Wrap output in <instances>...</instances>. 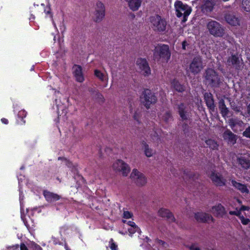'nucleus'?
Masks as SVG:
<instances>
[{"mask_svg":"<svg viewBox=\"0 0 250 250\" xmlns=\"http://www.w3.org/2000/svg\"><path fill=\"white\" fill-rule=\"evenodd\" d=\"M237 162L245 169L250 167V156L248 155L241 156L237 158Z\"/></svg>","mask_w":250,"mask_h":250,"instance_id":"obj_16","label":"nucleus"},{"mask_svg":"<svg viewBox=\"0 0 250 250\" xmlns=\"http://www.w3.org/2000/svg\"><path fill=\"white\" fill-rule=\"evenodd\" d=\"M178 109L181 118L184 120H187L188 117V110L187 109L185 105L183 104H181L179 105Z\"/></svg>","mask_w":250,"mask_h":250,"instance_id":"obj_27","label":"nucleus"},{"mask_svg":"<svg viewBox=\"0 0 250 250\" xmlns=\"http://www.w3.org/2000/svg\"><path fill=\"white\" fill-rule=\"evenodd\" d=\"M171 85L176 91L178 92H181L185 90L184 87L176 80L173 81L171 83Z\"/></svg>","mask_w":250,"mask_h":250,"instance_id":"obj_33","label":"nucleus"},{"mask_svg":"<svg viewBox=\"0 0 250 250\" xmlns=\"http://www.w3.org/2000/svg\"><path fill=\"white\" fill-rule=\"evenodd\" d=\"M219 105L223 117H227L229 113V110L226 107L224 101L223 100H221L219 103Z\"/></svg>","mask_w":250,"mask_h":250,"instance_id":"obj_31","label":"nucleus"},{"mask_svg":"<svg viewBox=\"0 0 250 250\" xmlns=\"http://www.w3.org/2000/svg\"><path fill=\"white\" fill-rule=\"evenodd\" d=\"M151 137H152V139L153 140V141L154 142L158 143V142L160 140V137H159V135L157 133L155 132L154 135L152 136Z\"/></svg>","mask_w":250,"mask_h":250,"instance_id":"obj_41","label":"nucleus"},{"mask_svg":"<svg viewBox=\"0 0 250 250\" xmlns=\"http://www.w3.org/2000/svg\"><path fill=\"white\" fill-rule=\"evenodd\" d=\"M187 247L190 250H200L198 245L196 244H192L190 245H188L187 246Z\"/></svg>","mask_w":250,"mask_h":250,"instance_id":"obj_38","label":"nucleus"},{"mask_svg":"<svg viewBox=\"0 0 250 250\" xmlns=\"http://www.w3.org/2000/svg\"><path fill=\"white\" fill-rule=\"evenodd\" d=\"M142 145L144 149V152L146 156L147 157H150L153 156L154 153V151L149 147L148 145L145 141L142 142Z\"/></svg>","mask_w":250,"mask_h":250,"instance_id":"obj_29","label":"nucleus"},{"mask_svg":"<svg viewBox=\"0 0 250 250\" xmlns=\"http://www.w3.org/2000/svg\"><path fill=\"white\" fill-rule=\"evenodd\" d=\"M158 214L162 217H166L169 222H174L175 219L172 214L168 210L162 208L158 211Z\"/></svg>","mask_w":250,"mask_h":250,"instance_id":"obj_23","label":"nucleus"},{"mask_svg":"<svg viewBox=\"0 0 250 250\" xmlns=\"http://www.w3.org/2000/svg\"><path fill=\"white\" fill-rule=\"evenodd\" d=\"M210 178L213 184L217 186H223L226 184V180L219 173L212 171Z\"/></svg>","mask_w":250,"mask_h":250,"instance_id":"obj_13","label":"nucleus"},{"mask_svg":"<svg viewBox=\"0 0 250 250\" xmlns=\"http://www.w3.org/2000/svg\"><path fill=\"white\" fill-rule=\"evenodd\" d=\"M94 13L93 20L99 22L102 21L105 15V7L104 4L101 1H97L94 5Z\"/></svg>","mask_w":250,"mask_h":250,"instance_id":"obj_8","label":"nucleus"},{"mask_svg":"<svg viewBox=\"0 0 250 250\" xmlns=\"http://www.w3.org/2000/svg\"><path fill=\"white\" fill-rule=\"evenodd\" d=\"M157 243L160 245H164V246L165 244V243L164 241L160 240H157Z\"/></svg>","mask_w":250,"mask_h":250,"instance_id":"obj_52","label":"nucleus"},{"mask_svg":"<svg viewBox=\"0 0 250 250\" xmlns=\"http://www.w3.org/2000/svg\"><path fill=\"white\" fill-rule=\"evenodd\" d=\"M240 7L242 11L250 13V0H242Z\"/></svg>","mask_w":250,"mask_h":250,"instance_id":"obj_30","label":"nucleus"},{"mask_svg":"<svg viewBox=\"0 0 250 250\" xmlns=\"http://www.w3.org/2000/svg\"><path fill=\"white\" fill-rule=\"evenodd\" d=\"M1 121L2 123L4 124H7L8 123V120L6 119H5V118L1 119Z\"/></svg>","mask_w":250,"mask_h":250,"instance_id":"obj_51","label":"nucleus"},{"mask_svg":"<svg viewBox=\"0 0 250 250\" xmlns=\"http://www.w3.org/2000/svg\"><path fill=\"white\" fill-rule=\"evenodd\" d=\"M174 7L177 16L181 17L183 16V21H186L187 20V17L191 13V8L187 4L178 0L174 3Z\"/></svg>","mask_w":250,"mask_h":250,"instance_id":"obj_3","label":"nucleus"},{"mask_svg":"<svg viewBox=\"0 0 250 250\" xmlns=\"http://www.w3.org/2000/svg\"><path fill=\"white\" fill-rule=\"evenodd\" d=\"M243 134V136L247 138H250V126L246 129L245 131H244Z\"/></svg>","mask_w":250,"mask_h":250,"instance_id":"obj_40","label":"nucleus"},{"mask_svg":"<svg viewBox=\"0 0 250 250\" xmlns=\"http://www.w3.org/2000/svg\"><path fill=\"white\" fill-rule=\"evenodd\" d=\"M207 145L212 149H216L218 147L217 143L213 140L208 139L206 141Z\"/></svg>","mask_w":250,"mask_h":250,"instance_id":"obj_35","label":"nucleus"},{"mask_svg":"<svg viewBox=\"0 0 250 250\" xmlns=\"http://www.w3.org/2000/svg\"><path fill=\"white\" fill-rule=\"evenodd\" d=\"M44 12H45L47 14H49V13H50V11H49V9H48V10H44Z\"/></svg>","mask_w":250,"mask_h":250,"instance_id":"obj_55","label":"nucleus"},{"mask_svg":"<svg viewBox=\"0 0 250 250\" xmlns=\"http://www.w3.org/2000/svg\"><path fill=\"white\" fill-rule=\"evenodd\" d=\"M224 1H229V0H223Z\"/></svg>","mask_w":250,"mask_h":250,"instance_id":"obj_57","label":"nucleus"},{"mask_svg":"<svg viewBox=\"0 0 250 250\" xmlns=\"http://www.w3.org/2000/svg\"><path fill=\"white\" fill-rule=\"evenodd\" d=\"M204 66L202 59L200 56L194 57L187 67V71L194 75L198 74L203 68Z\"/></svg>","mask_w":250,"mask_h":250,"instance_id":"obj_4","label":"nucleus"},{"mask_svg":"<svg viewBox=\"0 0 250 250\" xmlns=\"http://www.w3.org/2000/svg\"><path fill=\"white\" fill-rule=\"evenodd\" d=\"M237 201H238V203H239V204H241V202H240L239 200H237Z\"/></svg>","mask_w":250,"mask_h":250,"instance_id":"obj_56","label":"nucleus"},{"mask_svg":"<svg viewBox=\"0 0 250 250\" xmlns=\"http://www.w3.org/2000/svg\"><path fill=\"white\" fill-rule=\"evenodd\" d=\"M225 19L229 25L233 26L241 25V19L233 13H227L225 15Z\"/></svg>","mask_w":250,"mask_h":250,"instance_id":"obj_12","label":"nucleus"},{"mask_svg":"<svg viewBox=\"0 0 250 250\" xmlns=\"http://www.w3.org/2000/svg\"><path fill=\"white\" fill-rule=\"evenodd\" d=\"M227 64L229 66H232L236 69H240L242 67V63L239 60L237 55H233L229 57L227 61Z\"/></svg>","mask_w":250,"mask_h":250,"instance_id":"obj_14","label":"nucleus"},{"mask_svg":"<svg viewBox=\"0 0 250 250\" xmlns=\"http://www.w3.org/2000/svg\"><path fill=\"white\" fill-rule=\"evenodd\" d=\"M231 183L232 186L242 193L247 194L249 193V190L246 185L237 182L235 180H231Z\"/></svg>","mask_w":250,"mask_h":250,"instance_id":"obj_22","label":"nucleus"},{"mask_svg":"<svg viewBox=\"0 0 250 250\" xmlns=\"http://www.w3.org/2000/svg\"><path fill=\"white\" fill-rule=\"evenodd\" d=\"M250 209V208L247 206H242L241 208H240V212H241L242 210H249Z\"/></svg>","mask_w":250,"mask_h":250,"instance_id":"obj_47","label":"nucleus"},{"mask_svg":"<svg viewBox=\"0 0 250 250\" xmlns=\"http://www.w3.org/2000/svg\"><path fill=\"white\" fill-rule=\"evenodd\" d=\"M214 5L212 0H205L202 5V10L204 13L210 12L213 10Z\"/></svg>","mask_w":250,"mask_h":250,"instance_id":"obj_25","label":"nucleus"},{"mask_svg":"<svg viewBox=\"0 0 250 250\" xmlns=\"http://www.w3.org/2000/svg\"><path fill=\"white\" fill-rule=\"evenodd\" d=\"M110 248L112 250H116L117 249V245L113 242V240L111 239L110 241Z\"/></svg>","mask_w":250,"mask_h":250,"instance_id":"obj_43","label":"nucleus"},{"mask_svg":"<svg viewBox=\"0 0 250 250\" xmlns=\"http://www.w3.org/2000/svg\"><path fill=\"white\" fill-rule=\"evenodd\" d=\"M161 120L166 123H168L172 119L171 113L168 111H163L159 115Z\"/></svg>","mask_w":250,"mask_h":250,"instance_id":"obj_28","label":"nucleus"},{"mask_svg":"<svg viewBox=\"0 0 250 250\" xmlns=\"http://www.w3.org/2000/svg\"><path fill=\"white\" fill-rule=\"evenodd\" d=\"M242 224L244 225H248L250 222V220L248 218H245L243 215H241L239 218Z\"/></svg>","mask_w":250,"mask_h":250,"instance_id":"obj_36","label":"nucleus"},{"mask_svg":"<svg viewBox=\"0 0 250 250\" xmlns=\"http://www.w3.org/2000/svg\"><path fill=\"white\" fill-rule=\"evenodd\" d=\"M188 45V43L186 41H184L182 42V48L184 50L186 49V46Z\"/></svg>","mask_w":250,"mask_h":250,"instance_id":"obj_50","label":"nucleus"},{"mask_svg":"<svg viewBox=\"0 0 250 250\" xmlns=\"http://www.w3.org/2000/svg\"><path fill=\"white\" fill-rule=\"evenodd\" d=\"M114 170L120 172L124 176H126L130 171L128 165L121 160H117L113 165Z\"/></svg>","mask_w":250,"mask_h":250,"instance_id":"obj_9","label":"nucleus"},{"mask_svg":"<svg viewBox=\"0 0 250 250\" xmlns=\"http://www.w3.org/2000/svg\"><path fill=\"white\" fill-rule=\"evenodd\" d=\"M20 250H28L27 247L23 243L21 244V245H20Z\"/></svg>","mask_w":250,"mask_h":250,"instance_id":"obj_46","label":"nucleus"},{"mask_svg":"<svg viewBox=\"0 0 250 250\" xmlns=\"http://www.w3.org/2000/svg\"><path fill=\"white\" fill-rule=\"evenodd\" d=\"M134 118L135 120H137V121H138V118L137 116V113H136L134 116Z\"/></svg>","mask_w":250,"mask_h":250,"instance_id":"obj_54","label":"nucleus"},{"mask_svg":"<svg viewBox=\"0 0 250 250\" xmlns=\"http://www.w3.org/2000/svg\"><path fill=\"white\" fill-rule=\"evenodd\" d=\"M52 241H53V243L54 244H58L59 243V240L57 239H56V238L52 237Z\"/></svg>","mask_w":250,"mask_h":250,"instance_id":"obj_49","label":"nucleus"},{"mask_svg":"<svg viewBox=\"0 0 250 250\" xmlns=\"http://www.w3.org/2000/svg\"><path fill=\"white\" fill-rule=\"evenodd\" d=\"M154 56L156 59L167 62L171 56L168 45L164 44L157 45L154 49Z\"/></svg>","mask_w":250,"mask_h":250,"instance_id":"obj_1","label":"nucleus"},{"mask_svg":"<svg viewBox=\"0 0 250 250\" xmlns=\"http://www.w3.org/2000/svg\"><path fill=\"white\" fill-rule=\"evenodd\" d=\"M229 213L230 215H235L237 216H238L239 218L240 216L241 215V212H240V210H238L237 209H236L235 211H230L229 212Z\"/></svg>","mask_w":250,"mask_h":250,"instance_id":"obj_39","label":"nucleus"},{"mask_svg":"<svg viewBox=\"0 0 250 250\" xmlns=\"http://www.w3.org/2000/svg\"><path fill=\"white\" fill-rule=\"evenodd\" d=\"M141 103L146 108H149L151 104H155L157 101L155 95L149 89H146L140 97Z\"/></svg>","mask_w":250,"mask_h":250,"instance_id":"obj_7","label":"nucleus"},{"mask_svg":"<svg viewBox=\"0 0 250 250\" xmlns=\"http://www.w3.org/2000/svg\"><path fill=\"white\" fill-rule=\"evenodd\" d=\"M136 65L143 75H148L150 74V69L146 59L138 58L136 61Z\"/></svg>","mask_w":250,"mask_h":250,"instance_id":"obj_11","label":"nucleus"},{"mask_svg":"<svg viewBox=\"0 0 250 250\" xmlns=\"http://www.w3.org/2000/svg\"><path fill=\"white\" fill-rule=\"evenodd\" d=\"M94 75L95 76L100 79L101 81L107 82L108 81V77L107 75L104 74L101 71L99 70L96 69L94 71Z\"/></svg>","mask_w":250,"mask_h":250,"instance_id":"obj_32","label":"nucleus"},{"mask_svg":"<svg viewBox=\"0 0 250 250\" xmlns=\"http://www.w3.org/2000/svg\"><path fill=\"white\" fill-rule=\"evenodd\" d=\"M205 79L206 83L213 87L219 86L221 83V80L218 75L212 69H208L206 70Z\"/></svg>","mask_w":250,"mask_h":250,"instance_id":"obj_5","label":"nucleus"},{"mask_svg":"<svg viewBox=\"0 0 250 250\" xmlns=\"http://www.w3.org/2000/svg\"><path fill=\"white\" fill-rule=\"evenodd\" d=\"M73 71L77 81L83 82L84 77L82 73V67L79 65H75L73 67Z\"/></svg>","mask_w":250,"mask_h":250,"instance_id":"obj_20","label":"nucleus"},{"mask_svg":"<svg viewBox=\"0 0 250 250\" xmlns=\"http://www.w3.org/2000/svg\"><path fill=\"white\" fill-rule=\"evenodd\" d=\"M34 250H42V248L38 245H34Z\"/></svg>","mask_w":250,"mask_h":250,"instance_id":"obj_48","label":"nucleus"},{"mask_svg":"<svg viewBox=\"0 0 250 250\" xmlns=\"http://www.w3.org/2000/svg\"><path fill=\"white\" fill-rule=\"evenodd\" d=\"M132 216V214L128 211H124L123 213V218L124 219H129Z\"/></svg>","mask_w":250,"mask_h":250,"instance_id":"obj_37","label":"nucleus"},{"mask_svg":"<svg viewBox=\"0 0 250 250\" xmlns=\"http://www.w3.org/2000/svg\"><path fill=\"white\" fill-rule=\"evenodd\" d=\"M122 221L124 224H126L128 226H129V228L127 229L130 236H132V235L136 232L140 233V229L136 225L134 222L131 221H127L125 219H123Z\"/></svg>","mask_w":250,"mask_h":250,"instance_id":"obj_19","label":"nucleus"},{"mask_svg":"<svg viewBox=\"0 0 250 250\" xmlns=\"http://www.w3.org/2000/svg\"><path fill=\"white\" fill-rule=\"evenodd\" d=\"M224 139L227 140L228 142L231 144H234L236 140V136L233 134L230 130H226L223 134Z\"/></svg>","mask_w":250,"mask_h":250,"instance_id":"obj_26","label":"nucleus"},{"mask_svg":"<svg viewBox=\"0 0 250 250\" xmlns=\"http://www.w3.org/2000/svg\"><path fill=\"white\" fill-rule=\"evenodd\" d=\"M247 110L248 114L250 115V104L248 106Z\"/></svg>","mask_w":250,"mask_h":250,"instance_id":"obj_53","label":"nucleus"},{"mask_svg":"<svg viewBox=\"0 0 250 250\" xmlns=\"http://www.w3.org/2000/svg\"><path fill=\"white\" fill-rule=\"evenodd\" d=\"M150 26L152 29L158 32H163L166 31L167 23L166 20L161 16L156 15L151 16L149 19Z\"/></svg>","mask_w":250,"mask_h":250,"instance_id":"obj_2","label":"nucleus"},{"mask_svg":"<svg viewBox=\"0 0 250 250\" xmlns=\"http://www.w3.org/2000/svg\"><path fill=\"white\" fill-rule=\"evenodd\" d=\"M231 107L235 111L238 112L240 111V107L235 106L234 104H231Z\"/></svg>","mask_w":250,"mask_h":250,"instance_id":"obj_44","label":"nucleus"},{"mask_svg":"<svg viewBox=\"0 0 250 250\" xmlns=\"http://www.w3.org/2000/svg\"><path fill=\"white\" fill-rule=\"evenodd\" d=\"M243 124V123L241 121H237L234 119H231L229 121V125L230 126L232 129L233 130H235V126L236 125H238L240 126H241Z\"/></svg>","mask_w":250,"mask_h":250,"instance_id":"obj_34","label":"nucleus"},{"mask_svg":"<svg viewBox=\"0 0 250 250\" xmlns=\"http://www.w3.org/2000/svg\"><path fill=\"white\" fill-rule=\"evenodd\" d=\"M204 99L208 107L210 110L214 111L215 105L212 95L210 93H205L204 94Z\"/></svg>","mask_w":250,"mask_h":250,"instance_id":"obj_21","label":"nucleus"},{"mask_svg":"<svg viewBox=\"0 0 250 250\" xmlns=\"http://www.w3.org/2000/svg\"><path fill=\"white\" fill-rule=\"evenodd\" d=\"M130 178L140 186L145 185L147 182L146 178L145 175L136 169H134L132 170L130 174Z\"/></svg>","mask_w":250,"mask_h":250,"instance_id":"obj_10","label":"nucleus"},{"mask_svg":"<svg viewBox=\"0 0 250 250\" xmlns=\"http://www.w3.org/2000/svg\"><path fill=\"white\" fill-rule=\"evenodd\" d=\"M19 248V245H13L12 246H9L8 247V249L9 250H18Z\"/></svg>","mask_w":250,"mask_h":250,"instance_id":"obj_45","label":"nucleus"},{"mask_svg":"<svg viewBox=\"0 0 250 250\" xmlns=\"http://www.w3.org/2000/svg\"><path fill=\"white\" fill-rule=\"evenodd\" d=\"M195 218L198 222H200L208 223L213 221V219L210 215L204 212H197L195 213Z\"/></svg>","mask_w":250,"mask_h":250,"instance_id":"obj_15","label":"nucleus"},{"mask_svg":"<svg viewBox=\"0 0 250 250\" xmlns=\"http://www.w3.org/2000/svg\"><path fill=\"white\" fill-rule=\"evenodd\" d=\"M207 28L210 34L215 37H222L224 29L221 25L215 21H210L207 24Z\"/></svg>","mask_w":250,"mask_h":250,"instance_id":"obj_6","label":"nucleus"},{"mask_svg":"<svg viewBox=\"0 0 250 250\" xmlns=\"http://www.w3.org/2000/svg\"><path fill=\"white\" fill-rule=\"evenodd\" d=\"M129 8L132 11H137L140 7L142 0H124Z\"/></svg>","mask_w":250,"mask_h":250,"instance_id":"obj_24","label":"nucleus"},{"mask_svg":"<svg viewBox=\"0 0 250 250\" xmlns=\"http://www.w3.org/2000/svg\"><path fill=\"white\" fill-rule=\"evenodd\" d=\"M211 212L216 216L222 217L225 213V208L221 204H218L212 207Z\"/></svg>","mask_w":250,"mask_h":250,"instance_id":"obj_18","label":"nucleus"},{"mask_svg":"<svg viewBox=\"0 0 250 250\" xmlns=\"http://www.w3.org/2000/svg\"><path fill=\"white\" fill-rule=\"evenodd\" d=\"M43 195L46 201L49 203H53L61 198L60 195L47 190H44Z\"/></svg>","mask_w":250,"mask_h":250,"instance_id":"obj_17","label":"nucleus"},{"mask_svg":"<svg viewBox=\"0 0 250 250\" xmlns=\"http://www.w3.org/2000/svg\"><path fill=\"white\" fill-rule=\"evenodd\" d=\"M26 116V113L24 110H21L19 112L18 116L22 119L25 117Z\"/></svg>","mask_w":250,"mask_h":250,"instance_id":"obj_42","label":"nucleus"}]
</instances>
